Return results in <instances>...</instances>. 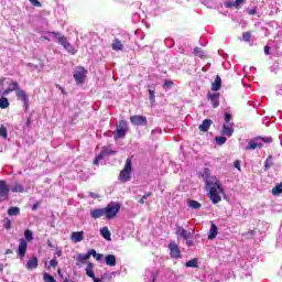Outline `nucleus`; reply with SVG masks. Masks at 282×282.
Here are the masks:
<instances>
[{"label": "nucleus", "instance_id": "obj_49", "mask_svg": "<svg viewBox=\"0 0 282 282\" xmlns=\"http://www.w3.org/2000/svg\"><path fill=\"white\" fill-rule=\"evenodd\" d=\"M32 6H35L36 8H41V2H39V0H29Z\"/></svg>", "mask_w": 282, "mask_h": 282}, {"label": "nucleus", "instance_id": "obj_21", "mask_svg": "<svg viewBox=\"0 0 282 282\" xmlns=\"http://www.w3.org/2000/svg\"><path fill=\"white\" fill-rule=\"evenodd\" d=\"M221 89V77L216 76L215 82L212 84V91H219Z\"/></svg>", "mask_w": 282, "mask_h": 282}, {"label": "nucleus", "instance_id": "obj_31", "mask_svg": "<svg viewBox=\"0 0 282 282\" xmlns=\"http://www.w3.org/2000/svg\"><path fill=\"white\" fill-rule=\"evenodd\" d=\"M188 206H189V208H193L194 210H199V208H202V204H199V202H197V200H189Z\"/></svg>", "mask_w": 282, "mask_h": 282}, {"label": "nucleus", "instance_id": "obj_22", "mask_svg": "<svg viewBox=\"0 0 282 282\" xmlns=\"http://www.w3.org/2000/svg\"><path fill=\"white\" fill-rule=\"evenodd\" d=\"M219 232V229L217 228V225L212 223V227L209 229L208 239H215L217 237V234Z\"/></svg>", "mask_w": 282, "mask_h": 282}, {"label": "nucleus", "instance_id": "obj_58", "mask_svg": "<svg viewBox=\"0 0 282 282\" xmlns=\"http://www.w3.org/2000/svg\"><path fill=\"white\" fill-rule=\"evenodd\" d=\"M248 14H251V15L257 14V9H250V10L248 11Z\"/></svg>", "mask_w": 282, "mask_h": 282}, {"label": "nucleus", "instance_id": "obj_14", "mask_svg": "<svg viewBox=\"0 0 282 282\" xmlns=\"http://www.w3.org/2000/svg\"><path fill=\"white\" fill-rule=\"evenodd\" d=\"M25 252H28V242L25 239H20L18 256L23 259V257H25Z\"/></svg>", "mask_w": 282, "mask_h": 282}, {"label": "nucleus", "instance_id": "obj_60", "mask_svg": "<svg viewBox=\"0 0 282 282\" xmlns=\"http://www.w3.org/2000/svg\"><path fill=\"white\" fill-rule=\"evenodd\" d=\"M144 202H147V198H144V196H142V197L139 199V204H144Z\"/></svg>", "mask_w": 282, "mask_h": 282}, {"label": "nucleus", "instance_id": "obj_40", "mask_svg": "<svg viewBox=\"0 0 282 282\" xmlns=\"http://www.w3.org/2000/svg\"><path fill=\"white\" fill-rule=\"evenodd\" d=\"M230 120H232V115L226 112L225 113V124H232V122H230Z\"/></svg>", "mask_w": 282, "mask_h": 282}, {"label": "nucleus", "instance_id": "obj_18", "mask_svg": "<svg viewBox=\"0 0 282 282\" xmlns=\"http://www.w3.org/2000/svg\"><path fill=\"white\" fill-rule=\"evenodd\" d=\"M26 270H36L39 268V259L32 258L26 262Z\"/></svg>", "mask_w": 282, "mask_h": 282}, {"label": "nucleus", "instance_id": "obj_29", "mask_svg": "<svg viewBox=\"0 0 282 282\" xmlns=\"http://www.w3.org/2000/svg\"><path fill=\"white\" fill-rule=\"evenodd\" d=\"M20 213H21V208L19 207H10L8 209L9 217H17V215H20Z\"/></svg>", "mask_w": 282, "mask_h": 282}, {"label": "nucleus", "instance_id": "obj_12", "mask_svg": "<svg viewBox=\"0 0 282 282\" xmlns=\"http://www.w3.org/2000/svg\"><path fill=\"white\" fill-rule=\"evenodd\" d=\"M235 133V123H224L221 134L230 138Z\"/></svg>", "mask_w": 282, "mask_h": 282}, {"label": "nucleus", "instance_id": "obj_63", "mask_svg": "<svg viewBox=\"0 0 282 282\" xmlns=\"http://www.w3.org/2000/svg\"><path fill=\"white\" fill-rule=\"evenodd\" d=\"M89 196L93 197V199H96V197H98V195H96L95 193H89Z\"/></svg>", "mask_w": 282, "mask_h": 282}, {"label": "nucleus", "instance_id": "obj_53", "mask_svg": "<svg viewBox=\"0 0 282 282\" xmlns=\"http://www.w3.org/2000/svg\"><path fill=\"white\" fill-rule=\"evenodd\" d=\"M105 158H100V154L94 160V164L98 166L100 160H104Z\"/></svg>", "mask_w": 282, "mask_h": 282}, {"label": "nucleus", "instance_id": "obj_26", "mask_svg": "<svg viewBox=\"0 0 282 282\" xmlns=\"http://www.w3.org/2000/svg\"><path fill=\"white\" fill-rule=\"evenodd\" d=\"M210 102L215 109L219 107V94L209 95Z\"/></svg>", "mask_w": 282, "mask_h": 282}, {"label": "nucleus", "instance_id": "obj_32", "mask_svg": "<svg viewBox=\"0 0 282 282\" xmlns=\"http://www.w3.org/2000/svg\"><path fill=\"white\" fill-rule=\"evenodd\" d=\"M88 259H90V258H89V253H86V254L79 253V254L77 256V261H78L79 263H85L86 261H88Z\"/></svg>", "mask_w": 282, "mask_h": 282}, {"label": "nucleus", "instance_id": "obj_15", "mask_svg": "<svg viewBox=\"0 0 282 282\" xmlns=\"http://www.w3.org/2000/svg\"><path fill=\"white\" fill-rule=\"evenodd\" d=\"M84 239L85 236L83 231H73L70 235V241H73V243H80Z\"/></svg>", "mask_w": 282, "mask_h": 282}, {"label": "nucleus", "instance_id": "obj_10", "mask_svg": "<svg viewBox=\"0 0 282 282\" xmlns=\"http://www.w3.org/2000/svg\"><path fill=\"white\" fill-rule=\"evenodd\" d=\"M261 147H263V143H261V137H258L249 142V144L246 147V150L254 151V149H261Z\"/></svg>", "mask_w": 282, "mask_h": 282}, {"label": "nucleus", "instance_id": "obj_33", "mask_svg": "<svg viewBox=\"0 0 282 282\" xmlns=\"http://www.w3.org/2000/svg\"><path fill=\"white\" fill-rule=\"evenodd\" d=\"M186 268H198L197 259H192L185 263Z\"/></svg>", "mask_w": 282, "mask_h": 282}, {"label": "nucleus", "instance_id": "obj_6", "mask_svg": "<svg viewBox=\"0 0 282 282\" xmlns=\"http://www.w3.org/2000/svg\"><path fill=\"white\" fill-rule=\"evenodd\" d=\"M50 35L52 36L53 41H56L59 45H62L64 47V50L69 44V42L67 41V37H65V35H63L58 32H52V33H50Z\"/></svg>", "mask_w": 282, "mask_h": 282}, {"label": "nucleus", "instance_id": "obj_17", "mask_svg": "<svg viewBox=\"0 0 282 282\" xmlns=\"http://www.w3.org/2000/svg\"><path fill=\"white\" fill-rule=\"evenodd\" d=\"M12 91H19V83L12 82L11 87L3 90L2 96H8L9 94H12Z\"/></svg>", "mask_w": 282, "mask_h": 282}, {"label": "nucleus", "instance_id": "obj_45", "mask_svg": "<svg viewBox=\"0 0 282 282\" xmlns=\"http://www.w3.org/2000/svg\"><path fill=\"white\" fill-rule=\"evenodd\" d=\"M149 95L151 102H155V90L149 89Z\"/></svg>", "mask_w": 282, "mask_h": 282}, {"label": "nucleus", "instance_id": "obj_13", "mask_svg": "<svg viewBox=\"0 0 282 282\" xmlns=\"http://www.w3.org/2000/svg\"><path fill=\"white\" fill-rule=\"evenodd\" d=\"M9 195H10V187L8 186V183L6 181H0V197L8 199Z\"/></svg>", "mask_w": 282, "mask_h": 282}, {"label": "nucleus", "instance_id": "obj_51", "mask_svg": "<svg viewBox=\"0 0 282 282\" xmlns=\"http://www.w3.org/2000/svg\"><path fill=\"white\" fill-rule=\"evenodd\" d=\"M226 8H236V3L235 1H229V2H226Z\"/></svg>", "mask_w": 282, "mask_h": 282}, {"label": "nucleus", "instance_id": "obj_54", "mask_svg": "<svg viewBox=\"0 0 282 282\" xmlns=\"http://www.w3.org/2000/svg\"><path fill=\"white\" fill-rule=\"evenodd\" d=\"M94 259H96V261H102V253H96Z\"/></svg>", "mask_w": 282, "mask_h": 282}, {"label": "nucleus", "instance_id": "obj_27", "mask_svg": "<svg viewBox=\"0 0 282 282\" xmlns=\"http://www.w3.org/2000/svg\"><path fill=\"white\" fill-rule=\"evenodd\" d=\"M118 153L117 151L109 150L108 148H104L101 152L99 153V158H105L107 155H116Z\"/></svg>", "mask_w": 282, "mask_h": 282}, {"label": "nucleus", "instance_id": "obj_35", "mask_svg": "<svg viewBox=\"0 0 282 282\" xmlns=\"http://www.w3.org/2000/svg\"><path fill=\"white\" fill-rule=\"evenodd\" d=\"M281 193H282V183H280L279 185L272 188V195H281Z\"/></svg>", "mask_w": 282, "mask_h": 282}, {"label": "nucleus", "instance_id": "obj_37", "mask_svg": "<svg viewBox=\"0 0 282 282\" xmlns=\"http://www.w3.org/2000/svg\"><path fill=\"white\" fill-rule=\"evenodd\" d=\"M272 166V156H268V159L264 162V171H268Z\"/></svg>", "mask_w": 282, "mask_h": 282}, {"label": "nucleus", "instance_id": "obj_46", "mask_svg": "<svg viewBox=\"0 0 282 282\" xmlns=\"http://www.w3.org/2000/svg\"><path fill=\"white\" fill-rule=\"evenodd\" d=\"M260 142H261V144H263V142L265 144H270L272 142V138H270V137L261 138Z\"/></svg>", "mask_w": 282, "mask_h": 282}, {"label": "nucleus", "instance_id": "obj_42", "mask_svg": "<svg viewBox=\"0 0 282 282\" xmlns=\"http://www.w3.org/2000/svg\"><path fill=\"white\" fill-rule=\"evenodd\" d=\"M242 39L243 41H246L247 43H250V39H252V35L249 32H245L242 34Z\"/></svg>", "mask_w": 282, "mask_h": 282}, {"label": "nucleus", "instance_id": "obj_47", "mask_svg": "<svg viewBox=\"0 0 282 282\" xmlns=\"http://www.w3.org/2000/svg\"><path fill=\"white\" fill-rule=\"evenodd\" d=\"M51 33H52V32H48L47 35H42V39H43L44 41H54V39L52 37Z\"/></svg>", "mask_w": 282, "mask_h": 282}, {"label": "nucleus", "instance_id": "obj_50", "mask_svg": "<svg viewBox=\"0 0 282 282\" xmlns=\"http://www.w3.org/2000/svg\"><path fill=\"white\" fill-rule=\"evenodd\" d=\"M88 254H89V258H91V257H96V254H98L97 252H96V249H90V250H88Z\"/></svg>", "mask_w": 282, "mask_h": 282}, {"label": "nucleus", "instance_id": "obj_36", "mask_svg": "<svg viewBox=\"0 0 282 282\" xmlns=\"http://www.w3.org/2000/svg\"><path fill=\"white\" fill-rule=\"evenodd\" d=\"M0 135L4 140L8 139V129H6V127H3V126L0 127Z\"/></svg>", "mask_w": 282, "mask_h": 282}, {"label": "nucleus", "instance_id": "obj_43", "mask_svg": "<svg viewBox=\"0 0 282 282\" xmlns=\"http://www.w3.org/2000/svg\"><path fill=\"white\" fill-rule=\"evenodd\" d=\"M194 54H195V56L202 57V56H204V51H202V48H199V47H195Z\"/></svg>", "mask_w": 282, "mask_h": 282}, {"label": "nucleus", "instance_id": "obj_28", "mask_svg": "<svg viewBox=\"0 0 282 282\" xmlns=\"http://www.w3.org/2000/svg\"><path fill=\"white\" fill-rule=\"evenodd\" d=\"M100 232H101L104 239H106L107 241H111V231H109V228L104 227L100 229Z\"/></svg>", "mask_w": 282, "mask_h": 282}, {"label": "nucleus", "instance_id": "obj_3", "mask_svg": "<svg viewBox=\"0 0 282 282\" xmlns=\"http://www.w3.org/2000/svg\"><path fill=\"white\" fill-rule=\"evenodd\" d=\"M131 169H132L131 159H127L126 160V165L119 174V181L120 182L126 183V182H129V180H131Z\"/></svg>", "mask_w": 282, "mask_h": 282}, {"label": "nucleus", "instance_id": "obj_30", "mask_svg": "<svg viewBox=\"0 0 282 282\" xmlns=\"http://www.w3.org/2000/svg\"><path fill=\"white\" fill-rule=\"evenodd\" d=\"M10 107V101L6 97L0 98V109H8Z\"/></svg>", "mask_w": 282, "mask_h": 282}, {"label": "nucleus", "instance_id": "obj_16", "mask_svg": "<svg viewBox=\"0 0 282 282\" xmlns=\"http://www.w3.org/2000/svg\"><path fill=\"white\" fill-rule=\"evenodd\" d=\"M93 219H100V217H106L105 208L94 209L90 212Z\"/></svg>", "mask_w": 282, "mask_h": 282}, {"label": "nucleus", "instance_id": "obj_9", "mask_svg": "<svg viewBox=\"0 0 282 282\" xmlns=\"http://www.w3.org/2000/svg\"><path fill=\"white\" fill-rule=\"evenodd\" d=\"M15 96L18 100H22V102H24L25 109L30 107V97L28 96V93H25V90L18 88Z\"/></svg>", "mask_w": 282, "mask_h": 282}, {"label": "nucleus", "instance_id": "obj_25", "mask_svg": "<svg viewBox=\"0 0 282 282\" xmlns=\"http://www.w3.org/2000/svg\"><path fill=\"white\" fill-rule=\"evenodd\" d=\"M25 191V187L23 185L14 182L11 186V192L12 193H23Z\"/></svg>", "mask_w": 282, "mask_h": 282}, {"label": "nucleus", "instance_id": "obj_48", "mask_svg": "<svg viewBox=\"0 0 282 282\" xmlns=\"http://www.w3.org/2000/svg\"><path fill=\"white\" fill-rule=\"evenodd\" d=\"M50 265H51V268H56L58 265V261H56V259H52L50 261Z\"/></svg>", "mask_w": 282, "mask_h": 282}, {"label": "nucleus", "instance_id": "obj_8", "mask_svg": "<svg viewBox=\"0 0 282 282\" xmlns=\"http://www.w3.org/2000/svg\"><path fill=\"white\" fill-rule=\"evenodd\" d=\"M176 237L177 239H185L188 240L191 237H193V232L184 229V227L176 225Z\"/></svg>", "mask_w": 282, "mask_h": 282}, {"label": "nucleus", "instance_id": "obj_34", "mask_svg": "<svg viewBox=\"0 0 282 282\" xmlns=\"http://www.w3.org/2000/svg\"><path fill=\"white\" fill-rule=\"evenodd\" d=\"M24 237H25L26 241H32V239H34V234L32 232V230L26 229L24 231Z\"/></svg>", "mask_w": 282, "mask_h": 282}, {"label": "nucleus", "instance_id": "obj_44", "mask_svg": "<svg viewBox=\"0 0 282 282\" xmlns=\"http://www.w3.org/2000/svg\"><path fill=\"white\" fill-rule=\"evenodd\" d=\"M4 228H6L7 230H10V228H12V220H10L9 218H7V219L4 220Z\"/></svg>", "mask_w": 282, "mask_h": 282}, {"label": "nucleus", "instance_id": "obj_20", "mask_svg": "<svg viewBox=\"0 0 282 282\" xmlns=\"http://www.w3.org/2000/svg\"><path fill=\"white\" fill-rule=\"evenodd\" d=\"M210 124H213V120L205 119L202 124L198 127L199 131H208L210 129Z\"/></svg>", "mask_w": 282, "mask_h": 282}, {"label": "nucleus", "instance_id": "obj_1", "mask_svg": "<svg viewBox=\"0 0 282 282\" xmlns=\"http://www.w3.org/2000/svg\"><path fill=\"white\" fill-rule=\"evenodd\" d=\"M204 181L206 186L209 188V199H212L213 204H219L221 202V193H224V188H221V184L217 178L210 176V170L205 169L203 173Z\"/></svg>", "mask_w": 282, "mask_h": 282}, {"label": "nucleus", "instance_id": "obj_19", "mask_svg": "<svg viewBox=\"0 0 282 282\" xmlns=\"http://www.w3.org/2000/svg\"><path fill=\"white\" fill-rule=\"evenodd\" d=\"M112 50L115 52H122V50H124V44H122L120 40L115 39L112 42Z\"/></svg>", "mask_w": 282, "mask_h": 282}, {"label": "nucleus", "instance_id": "obj_2", "mask_svg": "<svg viewBox=\"0 0 282 282\" xmlns=\"http://www.w3.org/2000/svg\"><path fill=\"white\" fill-rule=\"evenodd\" d=\"M129 132V123L126 120H120L117 124L116 130L113 131V140H122V138L127 137Z\"/></svg>", "mask_w": 282, "mask_h": 282}, {"label": "nucleus", "instance_id": "obj_23", "mask_svg": "<svg viewBox=\"0 0 282 282\" xmlns=\"http://www.w3.org/2000/svg\"><path fill=\"white\" fill-rule=\"evenodd\" d=\"M86 274L89 279H96V273H94V263L88 262L86 267Z\"/></svg>", "mask_w": 282, "mask_h": 282}, {"label": "nucleus", "instance_id": "obj_38", "mask_svg": "<svg viewBox=\"0 0 282 282\" xmlns=\"http://www.w3.org/2000/svg\"><path fill=\"white\" fill-rule=\"evenodd\" d=\"M64 50H66L67 53L72 54L73 56H74V54H76V48H74V46L70 45L69 43H68V45H66V48H64Z\"/></svg>", "mask_w": 282, "mask_h": 282}, {"label": "nucleus", "instance_id": "obj_7", "mask_svg": "<svg viewBox=\"0 0 282 282\" xmlns=\"http://www.w3.org/2000/svg\"><path fill=\"white\" fill-rule=\"evenodd\" d=\"M170 254L173 259H182V252L180 251V246L172 241L169 243Z\"/></svg>", "mask_w": 282, "mask_h": 282}, {"label": "nucleus", "instance_id": "obj_61", "mask_svg": "<svg viewBox=\"0 0 282 282\" xmlns=\"http://www.w3.org/2000/svg\"><path fill=\"white\" fill-rule=\"evenodd\" d=\"M264 54H267V55L270 54V46L264 47Z\"/></svg>", "mask_w": 282, "mask_h": 282}, {"label": "nucleus", "instance_id": "obj_39", "mask_svg": "<svg viewBox=\"0 0 282 282\" xmlns=\"http://www.w3.org/2000/svg\"><path fill=\"white\" fill-rule=\"evenodd\" d=\"M216 143L219 144L221 147V144H226V137H216L215 138Z\"/></svg>", "mask_w": 282, "mask_h": 282}, {"label": "nucleus", "instance_id": "obj_41", "mask_svg": "<svg viewBox=\"0 0 282 282\" xmlns=\"http://www.w3.org/2000/svg\"><path fill=\"white\" fill-rule=\"evenodd\" d=\"M44 282H56V280L54 279V276L45 273L44 274Z\"/></svg>", "mask_w": 282, "mask_h": 282}, {"label": "nucleus", "instance_id": "obj_57", "mask_svg": "<svg viewBox=\"0 0 282 282\" xmlns=\"http://www.w3.org/2000/svg\"><path fill=\"white\" fill-rule=\"evenodd\" d=\"M235 3H236V8H239V6L243 3V0H235Z\"/></svg>", "mask_w": 282, "mask_h": 282}, {"label": "nucleus", "instance_id": "obj_52", "mask_svg": "<svg viewBox=\"0 0 282 282\" xmlns=\"http://www.w3.org/2000/svg\"><path fill=\"white\" fill-rule=\"evenodd\" d=\"M234 166H235V169H238V171H241V162L235 161Z\"/></svg>", "mask_w": 282, "mask_h": 282}, {"label": "nucleus", "instance_id": "obj_55", "mask_svg": "<svg viewBox=\"0 0 282 282\" xmlns=\"http://www.w3.org/2000/svg\"><path fill=\"white\" fill-rule=\"evenodd\" d=\"M185 241H186V246H188V248H191L192 246L195 245V242L193 240H191V239H187Z\"/></svg>", "mask_w": 282, "mask_h": 282}, {"label": "nucleus", "instance_id": "obj_4", "mask_svg": "<svg viewBox=\"0 0 282 282\" xmlns=\"http://www.w3.org/2000/svg\"><path fill=\"white\" fill-rule=\"evenodd\" d=\"M107 219H113L118 213H120V204L109 203L107 207L104 208Z\"/></svg>", "mask_w": 282, "mask_h": 282}, {"label": "nucleus", "instance_id": "obj_62", "mask_svg": "<svg viewBox=\"0 0 282 282\" xmlns=\"http://www.w3.org/2000/svg\"><path fill=\"white\" fill-rule=\"evenodd\" d=\"M165 86H166V87H173V82H166V83H165Z\"/></svg>", "mask_w": 282, "mask_h": 282}, {"label": "nucleus", "instance_id": "obj_24", "mask_svg": "<svg viewBox=\"0 0 282 282\" xmlns=\"http://www.w3.org/2000/svg\"><path fill=\"white\" fill-rule=\"evenodd\" d=\"M106 265H109L110 268H115L116 265V256L113 254H108L105 258Z\"/></svg>", "mask_w": 282, "mask_h": 282}, {"label": "nucleus", "instance_id": "obj_64", "mask_svg": "<svg viewBox=\"0 0 282 282\" xmlns=\"http://www.w3.org/2000/svg\"><path fill=\"white\" fill-rule=\"evenodd\" d=\"M93 281H94V282H101V280L98 279V278L93 279Z\"/></svg>", "mask_w": 282, "mask_h": 282}, {"label": "nucleus", "instance_id": "obj_56", "mask_svg": "<svg viewBox=\"0 0 282 282\" xmlns=\"http://www.w3.org/2000/svg\"><path fill=\"white\" fill-rule=\"evenodd\" d=\"M153 194L151 192H148L143 195V199H149Z\"/></svg>", "mask_w": 282, "mask_h": 282}, {"label": "nucleus", "instance_id": "obj_5", "mask_svg": "<svg viewBox=\"0 0 282 282\" xmlns=\"http://www.w3.org/2000/svg\"><path fill=\"white\" fill-rule=\"evenodd\" d=\"M74 80L76 82V85H84L85 84V78H87V69L83 66H78L75 69L74 73Z\"/></svg>", "mask_w": 282, "mask_h": 282}, {"label": "nucleus", "instance_id": "obj_11", "mask_svg": "<svg viewBox=\"0 0 282 282\" xmlns=\"http://www.w3.org/2000/svg\"><path fill=\"white\" fill-rule=\"evenodd\" d=\"M130 121H131L132 124H135L137 127H145L147 117H144V116H132V117H130Z\"/></svg>", "mask_w": 282, "mask_h": 282}, {"label": "nucleus", "instance_id": "obj_59", "mask_svg": "<svg viewBox=\"0 0 282 282\" xmlns=\"http://www.w3.org/2000/svg\"><path fill=\"white\" fill-rule=\"evenodd\" d=\"M32 124V120L28 119L26 122H25V127L30 128Z\"/></svg>", "mask_w": 282, "mask_h": 282}]
</instances>
